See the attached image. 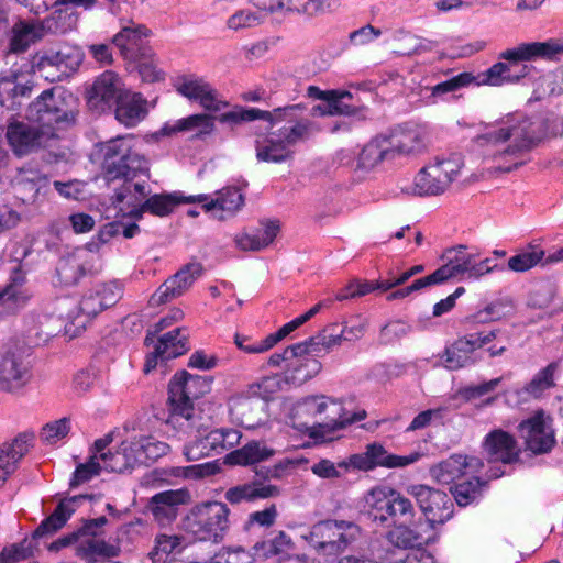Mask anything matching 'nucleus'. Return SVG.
I'll return each instance as SVG.
<instances>
[{
	"label": "nucleus",
	"instance_id": "obj_36",
	"mask_svg": "<svg viewBox=\"0 0 563 563\" xmlns=\"http://www.w3.org/2000/svg\"><path fill=\"white\" fill-rule=\"evenodd\" d=\"M388 139L394 158L419 154L426 150L428 143L427 132L418 126L404 129Z\"/></svg>",
	"mask_w": 563,
	"mask_h": 563
},
{
	"label": "nucleus",
	"instance_id": "obj_58",
	"mask_svg": "<svg viewBox=\"0 0 563 563\" xmlns=\"http://www.w3.org/2000/svg\"><path fill=\"white\" fill-rule=\"evenodd\" d=\"M150 164L145 156L140 152L139 146L132 148L131 153L128 156V159L124 165L119 167V170L115 174V179L120 177H128L131 173L136 174H145L148 175Z\"/></svg>",
	"mask_w": 563,
	"mask_h": 563
},
{
	"label": "nucleus",
	"instance_id": "obj_42",
	"mask_svg": "<svg viewBox=\"0 0 563 563\" xmlns=\"http://www.w3.org/2000/svg\"><path fill=\"white\" fill-rule=\"evenodd\" d=\"M278 494V487L254 482L229 488L225 492L224 497L231 504H239L243 500L268 498L277 496Z\"/></svg>",
	"mask_w": 563,
	"mask_h": 563
},
{
	"label": "nucleus",
	"instance_id": "obj_35",
	"mask_svg": "<svg viewBox=\"0 0 563 563\" xmlns=\"http://www.w3.org/2000/svg\"><path fill=\"white\" fill-rule=\"evenodd\" d=\"M146 100L130 89L114 103L115 119L126 128L137 125L147 115Z\"/></svg>",
	"mask_w": 563,
	"mask_h": 563
},
{
	"label": "nucleus",
	"instance_id": "obj_33",
	"mask_svg": "<svg viewBox=\"0 0 563 563\" xmlns=\"http://www.w3.org/2000/svg\"><path fill=\"white\" fill-rule=\"evenodd\" d=\"M89 257V252L84 249L63 256L56 267L59 282L66 286L77 284L91 268Z\"/></svg>",
	"mask_w": 563,
	"mask_h": 563
},
{
	"label": "nucleus",
	"instance_id": "obj_45",
	"mask_svg": "<svg viewBox=\"0 0 563 563\" xmlns=\"http://www.w3.org/2000/svg\"><path fill=\"white\" fill-rule=\"evenodd\" d=\"M137 464L156 461L169 451V445L152 435H140L131 439Z\"/></svg>",
	"mask_w": 563,
	"mask_h": 563
},
{
	"label": "nucleus",
	"instance_id": "obj_4",
	"mask_svg": "<svg viewBox=\"0 0 563 563\" xmlns=\"http://www.w3.org/2000/svg\"><path fill=\"white\" fill-rule=\"evenodd\" d=\"M560 55H563V38L520 43L501 52L499 58L505 62H498L479 74V84L499 87L506 84L518 82L527 76L528 66L523 65L519 71H514L516 64L536 59L553 60Z\"/></svg>",
	"mask_w": 563,
	"mask_h": 563
},
{
	"label": "nucleus",
	"instance_id": "obj_38",
	"mask_svg": "<svg viewBox=\"0 0 563 563\" xmlns=\"http://www.w3.org/2000/svg\"><path fill=\"white\" fill-rule=\"evenodd\" d=\"M394 488L388 485H379L369 489L363 497V508L366 514L382 525L388 521V509L390 508Z\"/></svg>",
	"mask_w": 563,
	"mask_h": 563
},
{
	"label": "nucleus",
	"instance_id": "obj_18",
	"mask_svg": "<svg viewBox=\"0 0 563 563\" xmlns=\"http://www.w3.org/2000/svg\"><path fill=\"white\" fill-rule=\"evenodd\" d=\"M408 494L416 499L431 526L442 525L453 515L452 499L444 492L426 485H412L408 488Z\"/></svg>",
	"mask_w": 563,
	"mask_h": 563
},
{
	"label": "nucleus",
	"instance_id": "obj_1",
	"mask_svg": "<svg viewBox=\"0 0 563 563\" xmlns=\"http://www.w3.org/2000/svg\"><path fill=\"white\" fill-rule=\"evenodd\" d=\"M563 136V117L554 113L528 118L514 113L489 125L474 139L477 151L498 168L510 172L521 165L522 154L549 136Z\"/></svg>",
	"mask_w": 563,
	"mask_h": 563
},
{
	"label": "nucleus",
	"instance_id": "obj_46",
	"mask_svg": "<svg viewBox=\"0 0 563 563\" xmlns=\"http://www.w3.org/2000/svg\"><path fill=\"white\" fill-rule=\"evenodd\" d=\"M147 186L145 183H131L125 181L122 188H120L113 196L114 205H122L115 214L118 217L129 216V210L132 205L141 206L139 202L148 195Z\"/></svg>",
	"mask_w": 563,
	"mask_h": 563
},
{
	"label": "nucleus",
	"instance_id": "obj_52",
	"mask_svg": "<svg viewBox=\"0 0 563 563\" xmlns=\"http://www.w3.org/2000/svg\"><path fill=\"white\" fill-rule=\"evenodd\" d=\"M339 325L332 323L323 329L317 336L303 341L311 350L320 356L322 352H328L334 346H338L344 340L342 329L338 332Z\"/></svg>",
	"mask_w": 563,
	"mask_h": 563
},
{
	"label": "nucleus",
	"instance_id": "obj_61",
	"mask_svg": "<svg viewBox=\"0 0 563 563\" xmlns=\"http://www.w3.org/2000/svg\"><path fill=\"white\" fill-rule=\"evenodd\" d=\"M254 554L242 547L223 548L206 563H252Z\"/></svg>",
	"mask_w": 563,
	"mask_h": 563
},
{
	"label": "nucleus",
	"instance_id": "obj_51",
	"mask_svg": "<svg viewBox=\"0 0 563 563\" xmlns=\"http://www.w3.org/2000/svg\"><path fill=\"white\" fill-rule=\"evenodd\" d=\"M156 347L163 360L175 358L188 350L187 336L177 328L162 335Z\"/></svg>",
	"mask_w": 563,
	"mask_h": 563
},
{
	"label": "nucleus",
	"instance_id": "obj_53",
	"mask_svg": "<svg viewBox=\"0 0 563 563\" xmlns=\"http://www.w3.org/2000/svg\"><path fill=\"white\" fill-rule=\"evenodd\" d=\"M352 95L349 91H342L336 98L323 100L324 103L314 106L312 114L314 115H350L355 112L350 103Z\"/></svg>",
	"mask_w": 563,
	"mask_h": 563
},
{
	"label": "nucleus",
	"instance_id": "obj_27",
	"mask_svg": "<svg viewBox=\"0 0 563 563\" xmlns=\"http://www.w3.org/2000/svg\"><path fill=\"white\" fill-rule=\"evenodd\" d=\"M483 462L475 456L452 455L430 468L432 478L440 484H450L464 475L479 472Z\"/></svg>",
	"mask_w": 563,
	"mask_h": 563
},
{
	"label": "nucleus",
	"instance_id": "obj_20",
	"mask_svg": "<svg viewBox=\"0 0 563 563\" xmlns=\"http://www.w3.org/2000/svg\"><path fill=\"white\" fill-rule=\"evenodd\" d=\"M120 298L121 289L117 284L99 285L82 297L77 312L70 313L69 318L77 328H85L91 318L113 306Z\"/></svg>",
	"mask_w": 563,
	"mask_h": 563
},
{
	"label": "nucleus",
	"instance_id": "obj_43",
	"mask_svg": "<svg viewBox=\"0 0 563 563\" xmlns=\"http://www.w3.org/2000/svg\"><path fill=\"white\" fill-rule=\"evenodd\" d=\"M366 452L373 468L375 466H384L388 468L406 467L416 463L421 457V454L418 452L410 453L409 455L390 454L383 445L377 443L367 445Z\"/></svg>",
	"mask_w": 563,
	"mask_h": 563
},
{
	"label": "nucleus",
	"instance_id": "obj_41",
	"mask_svg": "<svg viewBox=\"0 0 563 563\" xmlns=\"http://www.w3.org/2000/svg\"><path fill=\"white\" fill-rule=\"evenodd\" d=\"M185 540L177 534L159 533L155 537L154 548L150 552L152 563H167L185 549Z\"/></svg>",
	"mask_w": 563,
	"mask_h": 563
},
{
	"label": "nucleus",
	"instance_id": "obj_26",
	"mask_svg": "<svg viewBox=\"0 0 563 563\" xmlns=\"http://www.w3.org/2000/svg\"><path fill=\"white\" fill-rule=\"evenodd\" d=\"M201 272L202 266L199 263L187 264L159 286V288L152 295L150 305L156 307L181 296L201 275Z\"/></svg>",
	"mask_w": 563,
	"mask_h": 563
},
{
	"label": "nucleus",
	"instance_id": "obj_49",
	"mask_svg": "<svg viewBox=\"0 0 563 563\" xmlns=\"http://www.w3.org/2000/svg\"><path fill=\"white\" fill-rule=\"evenodd\" d=\"M29 295L23 288V280L15 278L3 289H0V312L12 313L22 308Z\"/></svg>",
	"mask_w": 563,
	"mask_h": 563
},
{
	"label": "nucleus",
	"instance_id": "obj_7",
	"mask_svg": "<svg viewBox=\"0 0 563 563\" xmlns=\"http://www.w3.org/2000/svg\"><path fill=\"white\" fill-rule=\"evenodd\" d=\"M464 166L460 155L434 158L422 167L412 181L401 185L404 194L412 196H438L445 192L459 177Z\"/></svg>",
	"mask_w": 563,
	"mask_h": 563
},
{
	"label": "nucleus",
	"instance_id": "obj_16",
	"mask_svg": "<svg viewBox=\"0 0 563 563\" xmlns=\"http://www.w3.org/2000/svg\"><path fill=\"white\" fill-rule=\"evenodd\" d=\"M306 111V107L302 103L287 104L284 107L275 108L271 111L261 110L257 108H243L235 107L230 111L222 113L218 120L221 123L230 125H238L243 122H252L255 120H262L274 128L284 121H292L299 114Z\"/></svg>",
	"mask_w": 563,
	"mask_h": 563
},
{
	"label": "nucleus",
	"instance_id": "obj_11",
	"mask_svg": "<svg viewBox=\"0 0 563 563\" xmlns=\"http://www.w3.org/2000/svg\"><path fill=\"white\" fill-rule=\"evenodd\" d=\"M84 60V53L77 46L63 45L37 52L32 59L34 73L46 80L55 81L76 71Z\"/></svg>",
	"mask_w": 563,
	"mask_h": 563
},
{
	"label": "nucleus",
	"instance_id": "obj_57",
	"mask_svg": "<svg viewBox=\"0 0 563 563\" xmlns=\"http://www.w3.org/2000/svg\"><path fill=\"white\" fill-rule=\"evenodd\" d=\"M91 453V456L86 463H81L76 467L74 476L70 481V486H78L80 484L87 483L93 477L98 476L103 470L95 448L92 449Z\"/></svg>",
	"mask_w": 563,
	"mask_h": 563
},
{
	"label": "nucleus",
	"instance_id": "obj_34",
	"mask_svg": "<svg viewBox=\"0 0 563 563\" xmlns=\"http://www.w3.org/2000/svg\"><path fill=\"white\" fill-rule=\"evenodd\" d=\"M86 495L71 496L63 498L54 512L42 521L36 528L34 536L43 537L52 534L57 530L62 529L67 520L75 514V511L86 501Z\"/></svg>",
	"mask_w": 563,
	"mask_h": 563
},
{
	"label": "nucleus",
	"instance_id": "obj_56",
	"mask_svg": "<svg viewBox=\"0 0 563 563\" xmlns=\"http://www.w3.org/2000/svg\"><path fill=\"white\" fill-rule=\"evenodd\" d=\"M139 74L143 81L155 82L163 79V73L157 67V62L152 49L146 48L136 56Z\"/></svg>",
	"mask_w": 563,
	"mask_h": 563
},
{
	"label": "nucleus",
	"instance_id": "obj_39",
	"mask_svg": "<svg viewBox=\"0 0 563 563\" xmlns=\"http://www.w3.org/2000/svg\"><path fill=\"white\" fill-rule=\"evenodd\" d=\"M47 183L48 180L43 174L31 167L19 169L12 180L16 195L25 203L34 201Z\"/></svg>",
	"mask_w": 563,
	"mask_h": 563
},
{
	"label": "nucleus",
	"instance_id": "obj_32",
	"mask_svg": "<svg viewBox=\"0 0 563 563\" xmlns=\"http://www.w3.org/2000/svg\"><path fill=\"white\" fill-rule=\"evenodd\" d=\"M31 90L32 85L18 71L0 75V104L7 110H16L21 99L27 97Z\"/></svg>",
	"mask_w": 563,
	"mask_h": 563
},
{
	"label": "nucleus",
	"instance_id": "obj_13",
	"mask_svg": "<svg viewBox=\"0 0 563 563\" xmlns=\"http://www.w3.org/2000/svg\"><path fill=\"white\" fill-rule=\"evenodd\" d=\"M496 339L495 331H481L465 334L445 346L439 354V365L457 371L479 361L478 351Z\"/></svg>",
	"mask_w": 563,
	"mask_h": 563
},
{
	"label": "nucleus",
	"instance_id": "obj_9",
	"mask_svg": "<svg viewBox=\"0 0 563 563\" xmlns=\"http://www.w3.org/2000/svg\"><path fill=\"white\" fill-rule=\"evenodd\" d=\"M362 536L358 525L349 520H323L312 526L305 538L321 555H332L346 550Z\"/></svg>",
	"mask_w": 563,
	"mask_h": 563
},
{
	"label": "nucleus",
	"instance_id": "obj_5",
	"mask_svg": "<svg viewBox=\"0 0 563 563\" xmlns=\"http://www.w3.org/2000/svg\"><path fill=\"white\" fill-rule=\"evenodd\" d=\"M303 113L292 121H284L286 124L275 131L256 135L255 155L258 162L282 164L292 159L294 147L314 132L313 122L301 118Z\"/></svg>",
	"mask_w": 563,
	"mask_h": 563
},
{
	"label": "nucleus",
	"instance_id": "obj_29",
	"mask_svg": "<svg viewBox=\"0 0 563 563\" xmlns=\"http://www.w3.org/2000/svg\"><path fill=\"white\" fill-rule=\"evenodd\" d=\"M482 448L492 461L511 463L518 459L519 450L515 438L501 429H494L487 433Z\"/></svg>",
	"mask_w": 563,
	"mask_h": 563
},
{
	"label": "nucleus",
	"instance_id": "obj_23",
	"mask_svg": "<svg viewBox=\"0 0 563 563\" xmlns=\"http://www.w3.org/2000/svg\"><path fill=\"white\" fill-rule=\"evenodd\" d=\"M301 349L295 351L288 366L284 369V380L286 384L300 386L307 380L317 376L322 365L318 360L319 355L314 353L305 342L297 343Z\"/></svg>",
	"mask_w": 563,
	"mask_h": 563
},
{
	"label": "nucleus",
	"instance_id": "obj_50",
	"mask_svg": "<svg viewBox=\"0 0 563 563\" xmlns=\"http://www.w3.org/2000/svg\"><path fill=\"white\" fill-rule=\"evenodd\" d=\"M559 362H552L540 369L525 386L523 391L533 398H540L547 390L555 386Z\"/></svg>",
	"mask_w": 563,
	"mask_h": 563
},
{
	"label": "nucleus",
	"instance_id": "obj_48",
	"mask_svg": "<svg viewBox=\"0 0 563 563\" xmlns=\"http://www.w3.org/2000/svg\"><path fill=\"white\" fill-rule=\"evenodd\" d=\"M543 258L544 250L538 244L529 243L508 258L507 266L511 272L525 273L540 264Z\"/></svg>",
	"mask_w": 563,
	"mask_h": 563
},
{
	"label": "nucleus",
	"instance_id": "obj_55",
	"mask_svg": "<svg viewBox=\"0 0 563 563\" xmlns=\"http://www.w3.org/2000/svg\"><path fill=\"white\" fill-rule=\"evenodd\" d=\"M273 455V451L257 442L244 445L242 449L232 452L229 460L235 464H253L268 459Z\"/></svg>",
	"mask_w": 563,
	"mask_h": 563
},
{
	"label": "nucleus",
	"instance_id": "obj_12",
	"mask_svg": "<svg viewBox=\"0 0 563 563\" xmlns=\"http://www.w3.org/2000/svg\"><path fill=\"white\" fill-rule=\"evenodd\" d=\"M71 93L59 89L45 90L33 101L27 110V118L54 131L55 124L69 123L74 120L70 103Z\"/></svg>",
	"mask_w": 563,
	"mask_h": 563
},
{
	"label": "nucleus",
	"instance_id": "obj_64",
	"mask_svg": "<svg viewBox=\"0 0 563 563\" xmlns=\"http://www.w3.org/2000/svg\"><path fill=\"white\" fill-rule=\"evenodd\" d=\"M481 487L482 483L477 477L457 484L453 490L456 503L460 506H467L478 497Z\"/></svg>",
	"mask_w": 563,
	"mask_h": 563
},
{
	"label": "nucleus",
	"instance_id": "obj_15",
	"mask_svg": "<svg viewBox=\"0 0 563 563\" xmlns=\"http://www.w3.org/2000/svg\"><path fill=\"white\" fill-rule=\"evenodd\" d=\"M54 131L35 121L11 120L5 139L13 154L23 157L45 147L54 137Z\"/></svg>",
	"mask_w": 563,
	"mask_h": 563
},
{
	"label": "nucleus",
	"instance_id": "obj_10",
	"mask_svg": "<svg viewBox=\"0 0 563 563\" xmlns=\"http://www.w3.org/2000/svg\"><path fill=\"white\" fill-rule=\"evenodd\" d=\"M106 522V517L88 520L78 530L52 542L48 547V550L59 551L65 547L74 544L76 554L81 558H88L93 554L117 556L120 552L119 547L108 544L97 537V529L104 526Z\"/></svg>",
	"mask_w": 563,
	"mask_h": 563
},
{
	"label": "nucleus",
	"instance_id": "obj_40",
	"mask_svg": "<svg viewBox=\"0 0 563 563\" xmlns=\"http://www.w3.org/2000/svg\"><path fill=\"white\" fill-rule=\"evenodd\" d=\"M394 159L387 136H376L366 143L357 157V168L371 170L384 161Z\"/></svg>",
	"mask_w": 563,
	"mask_h": 563
},
{
	"label": "nucleus",
	"instance_id": "obj_25",
	"mask_svg": "<svg viewBox=\"0 0 563 563\" xmlns=\"http://www.w3.org/2000/svg\"><path fill=\"white\" fill-rule=\"evenodd\" d=\"M177 91L189 100L197 101L210 112H220L228 107V102L203 78L188 76L177 84Z\"/></svg>",
	"mask_w": 563,
	"mask_h": 563
},
{
	"label": "nucleus",
	"instance_id": "obj_14",
	"mask_svg": "<svg viewBox=\"0 0 563 563\" xmlns=\"http://www.w3.org/2000/svg\"><path fill=\"white\" fill-rule=\"evenodd\" d=\"M33 378L32 363L26 351L18 345H7L0 352V389L16 394Z\"/></svg>",
	"mask_w": 563,
	"mask_h": 563
},
{
	"label": "nucleus",
	"instance_id": "obj_60",
	"mask_svg": "<svg viewBox=\"0 0 563 563\" xmlns=\"http://www.w3.org/2000/svg\"><path fill=\"white\" fill-rule=\"evenodd\" d=\"M264 16L260 12L242 9L229 16L227 26L232 31L255 27L262 24Z\"/></svg>",
	"mask_w": 563,
	"mask_h": 563
},
{
	"label": "nucleus",
	"instance_id": "obj_44",
	"mask_svg": "<svg viewBox=\"0 0 563 563\" xmlns=\"http://www.w3.org/2000/svg\"><path fill=\"white\" fill-rule=\"evenodd\" d=\"M198 417H195L191 422L194 423V429L186 428H175L183 435H187L188 438H192L185 446H184V455L188 461H197L202 457L212 455L213 452L211 448L207 445V437L203 431L200 429V424L198 423Z\"/></svg>",
	"mask_w": 563,
	"mask_h": 563
},
{
	"label": "nucleus",
	"instance_id": "obj_6",
	"mask_svg": "<svg viewBox=\"0 0 563 563\" xmlns=\"http://www.w3.org/2000/svg\"><path fill=\"white\" fill-rule=\"evenodd\" d=\"M211 389V380L208 377L192 375L186 371L176 373L169 383V401L172 415L169 423L174 428L194 429L191 420L197 417L194 410V401Z\"/></svg>",
	"mask_w": 563,
	"mask_h": 563
},
{
	"label": "nucleus",
	"instance_id": "obj_8",
	"mask_svg": "<svg viewBox=\"0 0 563 563\" xmlns=\"http://www.w3.org/2000/svg\"><path fill=\"white\" fill-rule=\"evenodd\" d=\"M230 509L220 501L196 505L183 520L184 531L196 541L221 542L229 531Z\"/></svg>",
	"mask_w": 563,
	"mask_h": 563
},
{
	"label": "nucleus",
	"instance_id": "obj_62",
	"mask_svg": "<svg viewBox=\"0 0 563 563\" xmlns=\"http://www.w3.org/2000/svg\"><path fill=\"white\" fill-rule=\"evenodd\" d=\"M199 129L200 133L208 134L214 129L213 118L208 114H192L175 123L173 131H190Z\"/></svg>",
	"mask_w": 563,
	"mask_h": 563
},
{
	"label": "nucleus",
	"instance_id": "obj_31",
	"mask_svg": "<svg viewBox=\"0 0 563 563\" xmlns=\"http://www.w3.org/2000/svg\"><path fill=\"white\" fill-rule=\"evenodd\" d=\"M194 200H188V196L180 192L153 195L147 198L141 206L132 205L126 210L130 217L140 219L144 212H150L154 216L166 217L172 213L176 206L179 203H192Z\"/></svg>",
	"mask_w": 563,
	"mask_h": 563
},
{
	"label": "nucleus",
	"instance_id": "obj_47",
	"mask_svg": "<svg viewBox=\"0 0 563 563\" xmlns=\"http://www.w3.org/2000/svg\"><path fill=\"white\" fill-rule=\"evenodd\" d=\"M145 36H147L146 27L131 22L113 36L112 42L125 58H130L133 56V51L139 47L142 38Z\"/></svg>",
	"mask_w": 563,
	"mask_h": 563
},
{
	"label": "nucleus",
	"instance_id": "obj_2",
	"mask_svg": "<svg viewBox=\"0 0 563 563\" xmlns=\"http://www.w3.org/2000/svg\"><path fill=\"white\" fill-rule=\"evenodd\" d=\"M365 418V410H357L350 415L339 401L323 395L301 399L292 408L291 415L295 428L324 441L330 439L334 431Z\"/></svg>",
	"mask_w": 563,
	"mask_h": 563
},
{
	"label": "nucleus",
	"instance_id": "obj_19",
	"mask_svg": "<svg viewBox=\"0 0 563 563\" xmlns=\"http://www.w3.org/2000/svg\"><path fill=\"white\" fill-rule=\"evenodd\" d=\"M188 200L201 203L202 209L211 218L220 221L232 219L244 206L245 198L242 188L228 186L216 192V198L207 195L188 196Z\"/></svg>",
	"mask_w": 563,
	"mask_h": 563
},
{
	"label": "nucleus",
	"instance_id": "obj_24",
	"mask_svg": "<svg viewBox=\"0 0 563 563\" xmlns=\"http://www.w3.org/2000/svg\"><path fill=\"white\" fill-rule=\"evenodd\" d=\"M112 441V434L109 433L93 443L104 471L121 473L137 464L131 439L122 441L120 448L114 452L106 451Z\"/></svg>",
	"mask_w": 563,
	"mask_h": 563
},
{
	"label": "nucleus",
	"instance_id": "obj_30",
	"mask_svg": "<svg viewBox=\"0 0 563 563\" xmlns=\"http://www.w3.org/2000/svg\"><path fill=\"white\" fill-rule=\"evenodd\" d=\"M188 500L189 493L186 490H166L152 497L151 511L159 525L166 526L176 519L178 507Z\"/></svg>",
	"mask_w": 563,
	"mask_h": 563
},
{
	"label": "nucleus",
	"instance_id": "obj_22",
	"mask_svg": "<svg viewBox=\"0 0 563 563\" xmlns=\"http://www.w3.org/2000/svg\"><path fill=\"white\" fill-rule=\"evenodd\" d=\"M128 91L121 77L114 71L107 70L98 76L89 91L88 104L97 111H104Z\"/></svg>",
	"mask_w": 563,
	"mask_h": 563
},
{
	"label": "nucleus",
	"instance_id": "obj_3",
	"mask_svg": "<svg viewBox=\"0 0 563 563\" xmlns=\"http://www.w3.org/2000/svg\"><path fill=\"white\" fill-rule=\"evenodd\" d=\"M442 260L444 264L432 274L415 280L408 287L389 294L387 299L405 298L413 291L442 284L451 278L477 280L489 273L501 271L497 264H493L490 258L481 260L477 252L468 251L464 245L448 249L443 253Z\"/></svg>",
	"mask_w": 563,
	"mask_h": 563
},
{
	"label": "nucleus",
	"instance_id": "obj_17",
	"mask_svg": "<svg viewBox=\"0 0 563 563\" xmlns=\"http://www.w3.org/2000/svg\"><path fill=\"white\" fill-rule=\"evenodd\" d=\"M63 18H66L65 13L55 11L42 21L15 23L12 27L10 51L13 53L25 52L31 44L42 40L48 33L65 32L66 29L58 23Z\"/></svg>",
	"mask_w": 563,
	"mask_h": 563
},
{
	"label": "nucleus",
	"instance_id": "obj_63",
	"mask_svg": "<svg viewBox=\"0 0 563 563\" xmlns=\"http://www.w3.org/2000/svg\"><path fill=\"white\" fill-rule=\"evenodd\" d=\"M389 539L397 547H402V548L420 545V544L429 541L428 538H426V539L422 538L417 532H415L412 529H410L404 525L397 526L393 530H390Z\"/></svg>",
	"mask_w": 563,
	"mask_h": 563
},
{
	"label": "nucleus",
	"instance_id": "obj_28",
	"mask_svg": "<svg viewBox=\"0 0 563 563\" xmlns=\"http://www.w3.org/2000/svg\"><path fill=\"white\" fill-rule=\"evenodd\" d=\"M135 145H139V142L132 134L117 136L101 145L103 168L108 180L115 179L119 167L125 164L129 154Z\"/></svg>",
	"mask_w": 563,
	"mask_h": 563
},
{
	"label": "nucleus",
	"instance_id": "obj_37",
	"mask_svg": "<svg viewBox=\"0 0 563 563\" xmlns=\"http://www.w3.org/2000/svg\"><path fill=\"white\" fill-rule=\"evenodd\" d=\"M264 406L261 399L249 393L235 395L229 401L231 413L247 428L255 427L262 420Z\"/></svg>",
	"mask_w": 563,
	"mask_h": 563
},
{
	"label": "nucleus",
	"instance_id": "obj_54",
	"mask_svg": "<svg viewBox=\"0 0 563 563\" xmlns=\"http://www.w3.org/2000/svg\"><path fill=\"white\" fill-rule=\"evenodd\" d=\"M207 445L213 454H221L233 449L241 440V432L235 429H216L206 433Z\"/></svg>",
	"mask_w": 563,
	"mask_h": 563
},
{
	"label": "nucleus",
	"instance_id": "obj_21",
	"mask_svg": "<svg viewBox=\"0 0 563 563\" xmlns=\"http://www.w3.org/2000/svg\"><path fill=\"white\" fill-rule=\"evenodd\" d=\"M519 432L528 450L534 454L548 453L555 444L552 419L543 411H537L519 424Z\"/></svg>",
	"mask_w": 563,
	"mask_h": 563
},
{
	"label": "nucleus",
	"instance_id": "obj_59",
	"mask_svg": "<svg viewBox=\"0 0 563 563\" xmlns=\"http://www.w3.org/2000/svg\"><path fill=\"white\" fill-rule=\"evenodd\" d=\"M290 544V538L285 532H279L276 537L271 540L257 542L254 547V559L269 558L284 551Z\"/></svg>",
	"mask_w": 563,
	"mask_h": 563
}]
</instances>
